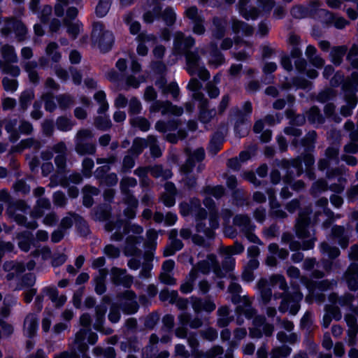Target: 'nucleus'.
I'll use <instances>...</instances> for the list:
<instances>
[{"label":"nucleus","instance_id":"62","mask_svg":"<svg viewBox=\"0 0 358 358\" xmlns=\"http://www.w3.org/2000/svg\"><path fill=\"white\" fill-rule=\"evenodd\" d=\"M331 231L334 238L338 240L342 248H346L348 245V238L345 232V229L341 226H334Z\"/></svg>","mask_w":358,"mask_h":358},{"label":"nucleus","instance_id":"28","mask_svg":"<svg viewBox=\"0 0 358 358\" xmlns=\"http://www.w3.org/2000/svg\"><path fill=\"white\" fill-rule=\"evenodd\" d=\"M343 90L345 92L346 105L343 106L341 108L342 115L347 117L351 115L352 109L355 108L357 103L356 94L358 88L350 87L348 81L345 82L343 86Z\"/></svg>","mask_w":358,"mask_h":358},{"label":"nucleus","instance_id":"18","mask_svg":"<svg viewBox=\"0 0 358 358\" xmlns=\"http://www.w3.org/2000/svg\"><path fill=\"white\" fill-rule=\"evenodd\" d=\"M92 45L97 46L101 52L108 51L114 42V37L111 31L104 30L101 22H94L92 31Z\"/></svg>","mask_w":358,"mask_h":358},{"label":"nucleus","instance_id":"48","mask_svg":"<svg viewBox=\"0 0 358 358\" xmlns=\"http://www.w3.org/2000/svg\"><path fill=\"white\" fill-rule=\"evenodd\" d=\"M319 7L317 2H313L308 6H296L291 10L292 15L295 18L306 17L312 14Z\"/></svg>","mask_w":358,"mask_h":358},{"label":"nucleus","instance_id":"42","mask_svg":"<svg viewBox=\"0 0 358 358\" xmlns=\"http://www.w3.org/2000/svg\"><path fill=\"white\" fill-rule=\"evenodd\" d=\"M74 222L76 223V227H80V225L82 224L87 229V222L79 215L71 213H68L66 216L61 220L59 227L66 231L70 229Z\"/></svg>","mask_w":358,"mask_h":358},{"label":"nucleus","instance_id":"9","mask_svg":"<svg viewBox=\"0 0 358 358\" xmlns=\"http://www.w3.org/2000/svg\"><path fill=\"white\" fill-rule=\"evenodd\" d=\"M231 28L233 32L238 35V38H239V35L249 36L253 33V28L251 26L237 20L232 21ZM233 45H234V49L237 50L233 54L238 60L245 59L252 52L251 45L239 38H236L234 43L230 38H224L221 43V48L228 50Z\"/></svg>","mask_w":358,"mask_h":358},{"label":"nucleus","instance_id":"12","mask_svg":"<svg viewBox=\"0 0 358 358\" xmlns=\"http://www.w3.org/2000/svg\"><path fill=\"white\" fill-rule=\"evenodd\" d=\"M325 156L324 159L319 162L318 168L321 171L327 170V176L330 182L329 189L333 192L339 193L344 189L345 179L338 171H330L331 166L338 164V148H328Z\"/></svg>","mask_w":358,"mask_h":358},{"label":"nucleus","instance_id":"56","mask_svg":"<svg viewBox=\"0 0 358 358\" xmlns=\"http://www.w3.org/2000/svg\"><path fill=\"white\" fill-rule=\"evenodd\" d=\"M210 55L208 58L209 65L217 68L224 62V57L213 44L210 45Z\"/></svg>","mask_w":358,"mask_h":358},{"label":"nucleus","instance_id":"50","mask_svg":"<svg viewBox=\"0 0 358 358\" xmlns=\"http://www.w3.org/2000/svg\"><path fill=\"white\" fill-rule=\"evenodd\" d=\"M325 310L326 313L322 320V326L324 328H327L329 326L332 319L336 320L341 319L342 315L337 306H327Z\"/></svg>","mask_w":358,"mask_h":358},{"label":"nucleus","instance_id":"57","mask_svg":"<svg viewBox=\"0 0 358 358\" xmlns=\"http://www.w3.org/2000/svg\"><path fill=\"white\" fill-rule=\"evenodd\" d=\"M315 53L316 48L314 46L311 45L307 46L306 55L308 59L316 68H321L324 65V61L322 57L316 55Z\"/></svg>","mask_w":358,"mask_h":358},{"label":"nucleus","instance_id":"59","mask_svg":"<svg viewBox=\"0 0 358 358\" xmlns=\"http://www.w3.org/2000/svg\"><path fill=\"white\" fill-rule=\"evenodd\" d=\"M213 24L215 27L213 31V35L216 38H221L224 36L227 28V22L225 19L214 17Z\"/></svg>","mask_w":358,"mask_h":358},{"label":"nucleus","instance_id":"6","mask_svg":"<svg viewBox=\"0 0 358 358\" xmlns=\"http://www.w3.org/2000/svg\"><path fill=\"white\" fill-rule=\"evenodd\" d=\"M194 43L195 41L192 36H185L183 33L178 31L174 37L173 54L180 57L185 55L188 73L192 76L196 75L205 81L209 79L210 73L201 64L198 53L189 50Z\"/></svg>","mask_w":358,"mask_h":358},{"label":"nucleus","instance_id":"4","mask_svg":"<svg viewBox=\"0 0 358 358\" xmlns=\"http://www.w3.org/2000/svg\"><path fill=\"white\" fill-rule=\"evenodd\" d=\"M105 227L108 231H114L111 236L113 241H119L126 236L124 254L127 257H133L127 264L129 268L137 270L140 267L141 262L135 257H140L141 255V251L137 245H140L143 241L141 234L143 228L138 224H130L122 220H118L115 223L110 220L106 222Z\"/></svg>","mask_w":358,"mask_h":358},{"label":"nucleus","instance_id":"8","mask_svg":"<svg viewBox=\"0 0 358 358\" xmlns=\"http://www.w3.org/2000/svg\"><path fill=\"white\" fill-rule=\"evenodd\" d=\"M316 136L317 134L315 131H309L306 138L301 141L300 150H303V155L290 162V166H287L289 173L300 176L303 173V163L306 168V174L308 178L310 180L315 178L314 173L310 169L315 162L311 152L314 148Z\"/></svg>","mask_w":358,"mask_h":358},{"label":"nucleus","instance_id":"35","mask_svg":"<svg viewBox=\"0 0 358 358\" xmlns=\"http://www.w3.org/2000/svg\"><path fill=\"white\" fill-rule=\"evenodd\" d=\"M158 341L159 338L156 334H153L150 336L149 345L143 352V358H168L169 357V352L166 350L157 355V350L155 346Z\"/></svg>","mask_w":358,"mask_h":358},{"label":"nucleus","instance_id":"16","mask_svg":"<svg viewBox=\"0 0 358 358\" xmlns=\"http://www.w3.org/2000/svg\"><path fill=\"white\" fill-rule=\"evenodd\" d=\"M157 99V92L152 87H148L144 93V99L147 101H153L150 106V113L161 111L163 115H173L180 116L183 113L182 107L173 105L170 101H158Z\"/></svg>","mask_w":358,"mask_h":358},{"label":"nucleus","instance_id":"45","mask_svg":"<svg viewBox=\"0 0 358 358\" xmlns=\"http://www.w3.org/2000/svg\"><path fill=\"white\" fill-rule=\"evenodd\" d=\"M162 332L163 335L160 338V342L167 343L171 341V331L174 324V317L170 314L166 315L162 319Z\"/></svg>","mask_w":358,"mask_h":358},{"label":"nucleus","instance_id":"34","mask_svg":"<svg viewBox=\"0 0 358 358\" xmlns=\"http://www.w3.org/2000/svg\"><path fill=\"white\" fill-rule=\"evenodd\" d=\"M138 46L136 51L138 55L145 56L148 52V45H152L157 41V38L153 34H148L145 33L140 34L137 37Z\"/></svg>","mask_w":358,"mask_h":358},{"label":"nucleus","instance_id":"29","mask_svg":"<svg viewBox=\"0 0 358 358\" xmlns=\"http://www.w3.org/2000/svg\"><path fill=\"white\" fill-rule=\"evenodd\" d=\"M357 317L358 311L356 310H351V313L346 314L345 317L348 327V343L349 345H354L356 343V336L358 331Z\"/></svg>","mask_w":358,"mask_h":358},{"label":"nucleus","instance_id":"54","mask_svg":"<svg viewBox=\"0 0 358 358\" xmlns=\"http://www.w3.org/2000/svg\"><path fill=\"white\" fill-rule=\"evenodd\" d=\"M153 220L156 223H162L164 222L166 226H172L176 224L178 220V217L176 213H168L165 217L160 212H156L153 215Z\"/></svg>","mask_w":358,"mask_h":358},{"label":"nucleus","instance_id":"51","mask_svg":"<svg viewBox=\"0 0 358 358\" xmlns=\"http://www.w3.org/2000/svg\"><path fill=\"white\" fill-rule=\"evenodd\" d=\"M41 147L39 141H36L32 138H29L20 141L17 145H13L11 149V152H21L27 148H34V150H38Z\"/></svg>","mask_w":358,"mask_h":358},{"label":"nucleus","instance_id":"27","mask_svg":"<svg viewBox=\"0 0 358 358\" xmlns=\"http://www.w3.org/2000/svg\"><path fill=\"white\" fill-rule=\"evenodd\" d=\"M45 295L55 304L56 306H62L66 301L64 295H58V291L55 287H46L42 291V295H38L35 299V306L38 311L43 308V296Z\"/></svg>","mask_w":358,"mask_h":358},{"label":"nucleus","instance_id":"11","mask_svg":"<svg viewBox=\"0 0 358 358\" xmlns=\"http://www.w3.org/2000/svg\"><path fill=\"white\" fill-rule=\"evenodd\" d=\"M80 324L83 329H80L75 336L73 350L70 353L64 352L69 355H75L79 358L78 354H82V358H90L87 354V343L94 345L98 339L96 334L90 329L91 317L88 314H83L80 318Z\"/></svg>","mask_w":358,"mask_h":358},{"label":"nucleus","instance_id":"10","mask_svg":"<svg viewBox=\"0 0 358 358\" xmlns=\"http://www.w3.org/2000/svg\"><path fill=\"white\" fill-rule=\"evenodd\" d=\"M55 152L58 155L55 159L57 166V173L50 177L49 187H55L60 185L63 187H67L69 181L74 184H79L82 181V177L78 173H73L69 176L67 179L64 176L66 172V147L64 143L59 142L53 147Z\"/></svg>","mask_w":358,"mask_h":358},{"label":"nucleus","instance_id":"53","mask_svg":"<svg viewBox=\"0 0 358 358\" xmlns=\"http://www.w3.org/2000/svg\"><path fill=\"white\" fill-rule=\"evenodd\" d=\"M301 51L298 46H293L291 50V56L295 59L294 64L296 70L300 73H304L306 69V62L304 59L301 58Z\"/></svg>","mask_w":358,"mask_h":358},{"label":"nucleus","instance_id":"23","mask_svg":"<svg viewBox=\"0 0 358 358\" xmlns=\"http://www.w3.org/2000/svg\"><path fill=\"white\" fill-rule=\"evenodd\" d=\"M357 229L358 231V223ZM349 257L352 260L358 261V245H355L351 248ZM345 278L350 289H358V263L352 262L350 264L345 274Z\"/></svg>","mask_w":358,"mask_h":358},{"label":"nucleus","instance_id":"20","mask_svg":"<svg viewBox=\"0 0 358 358\" xmlns=\"http://www.w3.org/2000/svg\"><path fill=\"white\" fill-rule=\"evenodd\" d=\"M158 237L157 232L153 229H150L146 232V241L145 247L150 250L144 255V262L142 264V268L140 273L141 278H148L150 276V273L152 269V262L153 260V251L155 250L157 245V239Z\"/></svg>","mask_w":358,"mask_h":358},{"label":"nucleus","instance_id":"1","mask_svg":"<svg viewBox=\"0 0 358 358\" xmlns=\"http://www.w3.org/2000/svg\"><path fill=\"white\" fill-rule=\"evenodd\" d=\"M244 246L238 242H236L232 246H227L220 249L221 253L224 256L222 268L218 265L215 256L213 255H207L206 259L200 261L199 268L202 273L207 274L213 271L215 276L222 278L228 276L232 281L229 286V292L234 296L231 301L236 304L239 303L236 308V322L238 325L244 322V319L252 320V327L250 329V336L252 338H259L263 335L270 336L273 331V326L265 322L263 316L256 315L255 310L251 306V301L246 296L242 298L238 297V294L241 292V285L236 282V277L231 273L236 265L234 255H238L243 252Z\"/></svg>","mask_w":358,"mask_h":358},{"label":"nucleus","instance_id":"15","mask_svg":"<svg viewBox=\"0 0 358 358\" xmlns=\"http://www.w3.org/2000/svg\"><path fill=\"white\" fill-rule=\"evenodd\" d=\"M187 159L186 163L181 167L180 173L182 176V180L185 185L189 189L196 186V178L194 169L196 162H201L205 157L204 150L201 148L196 149L193 152L188 149L186 150Z\"/></svg>","mask_w":358,"mask_h":358},{"label":"nucleus","instance_id":"22","mask_svg":"<svg viewBox=\"0 0 358 358\" xmlns=\"http://www.w3.org/2000/svg\"><path fill=\"white\" fill-rule=\"evenodd\" d=\"M300 281L308 290L309 294L306 297V301L308 303H312L313 298L317 302L323 301L324 300V295L322 294H317L316 292L327 290L336 284V282H329L328 280H322L318 283H313L308 281L304 278H301Z\"/></svg>","mask_w":358,"mask_h":358},{"label":"nucleus","instance_id":"24","mask_svg":"<svg viewBox=\"0 0 358 358\" xmlns=\"http://www.w3.org/2000/svg\"><path fill=\"white\" fill-rule=\"evenodd\" d=\"M155 129L162 133L170 132L167 134L166 139L172 143L185 138L184 131L178 129V123L176 120H171L167 122L159 120L155 124Z\"/></svg>","mask_w":358,"mask_h":358},{"label":"nucleus","instance_id":"5","mask_svg":"<svg viewBox=\"0 0 358 358\" xmlns=\"http://www.w3.org/2000/svg\"><path fill=\"white\" fill-rule=\"evenodd\" d=\"M287 274L292 279V289L289 291L285 277L282 275H273L270 278V284L272 287H278L283 292L282 295L274 294L275 299L282 298L279 306L281 313L289 312L295 315L300 309V302L303 299V294L299 288L292 282L293 280H298L300 277V271L295 266H291L287 269Z\"/></svg>","mask_w":358,"mask_h":358},{"label":"nucleus","instance_id":"40","mask_svg":"<svg viewBox=\"0 0 358 358\" xmlns=\"http://www.w3.org/2000/svg\"><path fill=\"white\" fill-rule=\"evenodd\" d=\"M38 329V317L34 313L28 314L24 321V334L28 338H33Z\"/></svg>","mask_w":358,"mask_h":358},{"label":"nucleus","instance_id":"17","mask_svg":"<svg viewBox=\"0 0 358 358\" xmlns=\"http://www.w3.org/2000/svg\"><path fill=\"white\" fill-rule=\"evenodd\" d=\"M137 185V180L134 178H123L120 181V189L124 195V200L127 207L124 210L125 217L129 219H134L136 216V210L138 207V200L130 194L129 188L134 187Z\"/></svg>","mask_w":358,"mask_h":358},{"label":"nucleus","instance_id":"63","mask_svg":"<svg viewBox=\"0 0 358 358\" xmlns=\"http://www.w3.org/2000/svg\"><path fill=\"white\" fill-rule=\"evenodd\" d=\"M308 122L317 127L324 122V117L317 107H312L306 113Z\"/></svg>","mask_w":358,"mask_h":358},{"label":"nucleus","instance_id":"19","mask_svg":"<svg viewBox=\"0 0 358 358\" xmlns=\"http://www.w3.org/2000/svg\"><path fill=\"white\" fill-rule=\"evenodd\" d=\"M29 207L23 201H20L15 203L9 204L6 213L9 218L15 221L20 225L24 226L27 229H35L38 227L36 221L26 222L24 214H27Z\"/></svg>","mask_w":358,"mask_h":358},{"label":"nucleus","instance_id":"33","mask_svg":"<svg viewBox=\"0 0 358 358\" xmlns=\"http://www.w3.org/2000/svg\"><path fill=\"white\" fill-rule=\"evenodd\" d=\"M141 66L135 59H132L131 65V74L126 79V84L129 87L138 88L141 83L145 81L143 76L140 75Z\"/></svg>","mask_w":358,"mask_h":358},{"label":"nucleus","instance_id":"58","mask_svg":"<svg viewBox=\"0 0 358 358\" xmlns=\"http://www.w3.org/2000/svg\"><path fill=\"white\" fill-rule=\"evenodd\" d=\"M217 325L220 327H227L233 320L230 316V310L227 306H222L217 310Z\"/></svg>","mask_w":358,"mask_h":358},{"label":"nucleus","instance_id":"26","mask_svg":"<svg viewBox=\"0 0 358 358\" xmlns=\"http://www.w3.org/2000/svg\"><path fill=\"white\" fill-rule=\"evenodd\" d=\"M3 21L5 22V24L1 29L2 36L6 37L10 34L11 31L13 30L17 41H22L25 39L27 30L22 22L15 20L13 18H5Z\"/></svg>","mask_w":358,"mask_h":358},{"label":"nucleus","instance_id":"36","mask_svg":"<svg viewBox=\"0 0 358 358\" xmlns=\"http://www.w3.org/2000/svg\"><path fill=\"white\" fill-rule=\"evenodd\" d=\"M174 267L175 262L173 260L168 259L164 262L159 276L162 282L169 285H174L176 284V280L173 278V273Z\"/></svg>","mask_w":358,"mask_h":358},{"label":"nucleus","instance_id":"30","mask_svg":"<svg viewBox=\"0 0 358 358\" xmlns=\"http://www.w3.org/2000/svg\"><path fill=\"white\" fill-rule=\"evenodd\" d=\"M122 301V310L127 314H134L137 312L138 305L136 301V296L131 290H127L120 296Z\"/></svg>","mask_w":358,"mask_h":358},{"label":"nucleus","instance_id":"14","mask_svg":"<svg viewBox=\"0 0 358 358\" xmlns=\"http://www.w3.org/2000/svg\"><path fill=\"white\" fill-rule=\"evenodd\" d=\"M187 88L192 92V99L199 103V120L205 127L208 129L207 124L215 116V109L208 110V101L201 92V84L196 78H192L187 85Z\"/></svg>","mask_w":358,"mask_h":358},{"label":"nucleus","instance_id":"31","mask_svg":"<svg viewBox=\"0 0 358 358\" xmlns=\"http://www.w3.org/2000/svg\"><path fill=\"white\" fill-rule=\"evenodd\" d=\"M112 282L116 285H122L129 288L133 284V277L127 273L125 269L113 267L110 271Z\"/></svg>","mask_w":358,"mask_h":358},{"label":"nucleus","instance_id":"60","mask_svg":"<svg viewBox=\"0 0 358 358\" xmlns=\"http://www.w3.org/2000/svg\"><path fill=\"white\" fill-rule=\"evenodd\" d=\"M107 273L104 269H99V274L94 277V282L95 285V292L98 294H102L106 292L105 281Z\"/></svg>","mask_w":358,"mask_h":358},{"label":"nucleus","instance_id":"37","mask_svg":"<svg viewBox=\"0 0 358 358\" xmlns=\"http://www.w3.org/2000/svg\"><path fill=\"white\" fill-rule=\"evenodd\" d=\"M103 304L99 306L96 308V322L94 324V327L96 330L103 332L104 334H109L112 331L108 329L106 331L102 329V324L104 320L105 313L107 310V305L110 302V299L108 296H104L103 299Z\"/></svg>","mask_w":358,"mask_h":358},{"label":"nucleus","instance_id":"49","mask_svg":"<svg viewBox=\"0 0 358 358\" xmlns=\"http://www.w3.org/2000/svg\"><path fill=\"white\" fill-rule=\"evenodd\" d=\"M267 194L273 215L276 218H285L287 216L286 213L280 209V206L275 197V191L269 189L267 190Z\"/></svg>","mask_w":358,"mask_h":358},{"label":"nucleus","instance_id":"39","mask_svg":"<svg viewBox=\"0 0 358 358\" xmlns=\"http://www.w3.org/2000/svg\"><path fill=\"white\" fill-rule=\"evenodd\" d=\"M190 299L192 308L196 313L201 311L211 313L216 308L215 303L209 299L203 300L196 296H192Z\"/></svg>","mask_w":358,"mask_h":358},{"label":"nucleus","instance_id":"55","mask_svg":"<svg viewBox=\"0 0 358 358\" xmlns=\"http://www.w3.org/2000/svg\"><path fill=\"white\" fill-rule=\"evenodd\" d=\"M17 239L19 248L24 252L29 251L33 243L32 233L28 231L20 233L17 235Z\"/></svg>","mask_w":358,"mask_h":358},{"label":"nucleus","instance_id":"44","mask_svg":"<svg viewBox=\"0 0 358 358\" xmlns=\"http://www.w3.org/2000/svg\"><path fill=\"white\" fill-rule=\"evenodd\" d=\"M165 192L161 196L160 201L166 207H172L176 203V189L173 183L166 182L164 184Z\"/></svg>","mask_w":358,"mask_h":358},{"label":"nucleus","instance_id":"21","mask_svg":"<svg viewBox=\"0 0 358 358\" xmlns=\"http://www.w3.org/2000/svg\"><path fill=\"white\" fill-rule=\"evenodd\" d=\"M252 111V106L250 101H245L241 110L236 109L234 113L236 120L234 130L238 136L242 137L248 134L250 127L249 119Z\"/></svg>","mask_w":358,"mask_h":358},{"label":"nucleus","instance_id":"43","mask_svg":"<svg viewBox=\"0 0 358 358\" xmlns=\"http://www.w3.org/2000/svg\"><path fill=\"white\" fill-rule=\"evenodd\" d=\"M178 230L171 229L169 232V239L171 240L170 244L166 246L164 251V255L171 256L175 254L178 250H180L183 247L182 241L177 238Z\"/></svg>","mask_w":358,"mask_h":358},{"label":"nucleus","instance_id":"13","mask_svg":"<svg viewBox=\"0 0 358 358\" xmlns=\"http://www.w3.org/2000/svg\"><path fill=\"white\" fill-rule=\"evenodd\" d=\"M8 134V141L13 143H16L20 138V135H29L33 131L32 124L23 119H8L4 122L0 120V136L2 134V127ZM8 148V143L0 141V153L4 152Z\"/></svg>","mask_w":358,"mask_h":358},{"label":"nucleus","instance_id":"52","mask_svg":"<svg viewBox=\"0 0 358 358\" xmlns=\"http://www.w3.org/2000/svg\"><path fill=\"white\" fill-rule=\"evenodd\" d=\"M234 224L239 227L243 233L254 231L255 228L250 217L245 215H236L234 218Z\"/></svg>","mask_w":358,"mask_h":358},{"label":"nucleus","instance_id":"2","mask_svg":"<svg viewBox=\"0 0 358 358\" xmlns=\"http://www.w3.org/2000/svg\"><path fill=\"white\" fill-rule=\"evenodd\" d=\"M224 192L225 189L222 185H208L201 192V194L204 196L203 204L209 211L208 227H206L204 223L208 215L207 211L201 206V202L198 198L192 199L189 203L183 202L179 205L180 214L183 217L189 215L194 216L196 222V232L203 234L207 238H213L215 230L219 227L217 209L214 200L210 196L218 199L224 194Z\"/></svg>","mask_w":358,"mask_h":358},{"label":"nucleus","instance_id":"25","mask_svg":"<svg viewBox=\"0 0 358 358\" xmlns=\"http://www.w3.org/2000/svg\"><path fill=\"white\" fill-rule=\"evenodd\" d=\"M93 137L92 132L89 129H83L78 132L76 139V150L79 155H93L96 148L92 143L86 141Z\"/></svg>","mask_w":358,"mask_h":358},{"label":"nucleus","instance_id":"47","mask_svg":"<svg viewBox=\"0 0 358 358\" xmlns=\"http://www.w3.org/2000/svg\"><path fill=\"white\" fill-rule=\"evenodd\" d=\"M348 81L350 87H357L358 88V73L353 72L351 74L350 78L344 80V75L340 72H337L335 73L332 79L331 80V85L333 87H336L339 85L341 83H344ZM343 85H342L343 87Z\"/></svg>","mask_w":358,"mask_h":358},{"label":"nucleus","instance_id":"41","mask_svg":"<svg viewBox=\"0 0 358 358\" xmlns=\"http://www.w3.org/2000/svg\"><path fill=\"white\" fill-rule=\"evenodd\" d=\"M110 166L106 164L97 168L95 171V176L101 179V183L107 186H115L117 183L118 178L115 173H110L105 176V174L109 171Z\"/></svg>","mask_w":358,"mask_h":358},{"label":"nucleus","instance_id":"38","mask_svg":"<svg viewBox=\"0 0 358 358\" xmlns=\"http://www.w3.org/2000/svg\"><path fill=\"white\" fill-rule=\"evenodd\" d=\"M250 0H239L237 9L240 15L247 20H255L259 15V12L250 6Z\"/></svg>","mask_w":358,"mask_h":358},{"label":"nucleus","instance_id":"7","mask_svg":"<svg viewBox=\"0 0 358 358\" xmlns=\"http://www.w3.org/2000/svg\"><path fill=\"white\" fill-rule=\"evenodd\" d=\"M178 327L175 330L176 336L179 338H187V343L190 348L189 353L182 344H177L175 347V353L176 355L184 358H188L190 356L193 358H202L203 353L199 350V343L195 334L187 333V327L192 329H198L203 324L201 319L195 317L189 322V315L186 313L180 314L178 317Z\"/></svg>","mask_w":358,"mask_h":358},{"label":"nucleus","instance_id":"3","mask_svg":"<svg viewBox=\"0 0 358 358\" xmlns=\"http://www.w3.org/2000/svg\"><path fill=\"white\" fill-rule=\"evenodd\" d=\"M328 205V200L326 198L319 199L316 203L317 208H319L316 211L313 221H310L309 215L310 211L309 209L303 210L299 212V217L296 220L295 225V232L298 238L301 241H292L289 243V248L292 251H298L300 249L303 250H311L314 248L316 238L315 237L314 230H310L311 224H315L320 221V217H324L326 220L324 222V227H326L330 224L331 221L339 218L337 216L334 217V213L327 208Z\"/></svg>","mask_w":358,"mask_h":358},{"label":"nucleus","instance_id":"32","mask_svg":"<svg viewBox=\"0 0 358 358\" xmlns=\"http://www.w3.org/2000/svg\"><path fill=\"white\" fill-rule=\"evenodd\" d=\"M187 17L192 20L194 24L193 31L198 35H202L205 32L203 25L204 18L198 13V9L195 6H192L185 10Z\"/></svg>","mask_w":358,"mask_h":358},{"label":"nucleus","instance_id":"46","mask_svg":"<svg viewBox=\"0 0 358 358\" xmlns=\"http://www.w3.org/2000/svg\"><path fill=\"white\" fill-rule=\"evenodd\" d=\"M206 258L204 259L206 260ZM203 259H199V262L203 261ZM199 263H197V265L196 267H194L191 271L189 272L188 276L186 278L185 281L181 284L180 285V291L183 294H189L193 290V287L194 282L197 278V270H199L201 273V270L199 268Z\"/></svg>","mask_w":358,"mask_h":358},{"label":"nucleus","instance_id":"64","mask_svg":"<svg viewBox=\"0 0 358 358\" xmlns=\"http://www.w3.org/2000/svg\"><path fill=\"white\" fill-rule=\"evenodd\" d=\"M346 51L347 48L345 46H339L332 48L330 52L331 62L335 65H340Z\"/></svg>","mask_w":358,"mask_h":358},{"label":"nucleus","instance_id":"61","mask_svg":"<svg viewBox=\"0 0 358 358\" xmlns=\"http://www.w3.org/2000/svg\"><path fill=\"white\" fill-rule=\"evenodd\" d=\"M83 205L87 208L93 204V196H96L99 193V189L90 185H86L83 189Z\"/></svg>","mask_w":358,"mask_h":358}]
</instances>
